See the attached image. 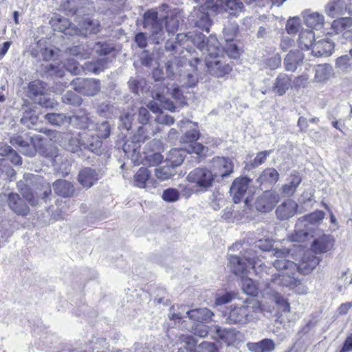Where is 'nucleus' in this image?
I'll return each instance as SVG.
<instances>
[{
	"mask_svg": "<svg viewBox=\"0 0 352 352\" xmlns=\"http://www.w3.org/2000/svg\"><path fill=\"white\" fill-rule=\"evenodd\" d=\"M142 18L143 28L148 33V41L154 44L161 43L165 38L164 18H159L157 12L154 10L144 12Z\"/></svg>",
	"mask_w": 352,
	"mask_h": 352,
	"instance_id": "nucleus-3",
	"label": "nucleus"
},
{
	"mask_svg": "<svg viewBox=\"0 0 352 352\" xmlns=\"http://www.w3.org/2000/svg\"><path fill=\"white\" fill-rule=\"evenodd\" d=\"M336 67L343 72L352 70V58L349 55H344L336 60Z\"/></svg>",
	"mask_w": 352,
	"mask_h": 352,
	"instance_id": "nucleus-56",
	"label": "nucleus"
},
{
	"mask_svg": "<svg viewBox=\"0 0 352 352\" xmlns=\"http://www.w3.org/2000/svg\"><path fill=\"white\" fill-rule=\"evenodd\" d=\"M252 180L247 177L236 178L232 184L230 192L233 195V201L239 203L247 192Z\"/></svg>",
	"mask_w": 352,
	"mask_h": 352,
	"instance_id": "nucleus-17",
	"label": "nucleus"
},
{
	"mask_svg": "<svg viewBox=\"0 0 352 352\" xmlns=\"http://www.w3.org/2000/svg\"><path fill=\"white\" fill-rule=\"evenodd\" d=\"M135 113V109H132L130 111L125 112L120 116L122 126L127 131L131 129L132 126Z\"/></svg>",
	"mask_w": 352,
	"mask_h": 352,
	"instance_id": "nucleus-62",
	"label": "nucleus"
},
{
	"mask_svg": "<svg viewBox=\"0 0 352 352\" xmlns=\"http://www.w3.org/2000/svg\"><path fill=\"white\" fill-rule=\"evenodd\" d=\"M109 63L108 58H101L96 62L86 63L85 69L94 74H98L104 69Z\"/></svg>",
	"mask_w": 352,
	"mask_h": 352,
	"instance_id": "nucleus-49",
	"label": "nucleus"
},
{
	"mask_svg": "<svg viewBox=\"0 0 352 352\" xmlns=\"http://www.w3.org/2000/svg\"><path fill=\"white\" fill-rule=\"evenodd\" d=\"M219 9L236 15L243 10V4L239 0H207L204 5L191 12L189 20L193 21L195 26L208 32L211 25L208 10L217 11Z\"/></svg>",
	"mask_w": 352,
	"mask_h": 352,
	"instance_id": "nucleus-1",
	"label": "nucleus"
},
{
	"mask_svg": "<svg viewBox=\"0 0 352 352\" xmlns=\"http://www.w3.org/2000/svg\"><path fill=\"white\" fill-rule=\"evenodd\" d=\"M160 131L161 129L159 126H154L152 124H148V126H140L133 135L132 141L135 144L144 143Z\"/></svg>",
	"mask_w": 352,
	"mask_h": 352,
	"instance_id": "nucleus-21",
	"label": "nucleus"
},
{
	"mask_svg": "<svg viewBox=\"0 0 352 352\" xmlns=\"http://www.w3.org/2000/svg\"><path fill=\"white\" fill-rule=\"evenodd\" d=\"M324 10L327 16L338 18L346 12V2L345 0H329Z\"/></svg>",
	"mask_w": 352,
	"mask_h": 352,
	"instance_id": "nucleus-20",
	"label": "nucleus"
},
{
	"mask_svg": "<svg viewBox=\"0 0 352 352\" xmlns=\"http://www.w3.org/2000/svg\"><path fill=\"white\" fill-rule=\"evenodd\" d=\"M320 260L316 255L311 252L307 253L303 256L302 263L298 266L297 270L307 274L316 268Z\"/></svg>",
	"mask_w": 352,
	"mask_h": 352,
	"instance_id": "nucleus-33",
	"label": "nucleus"
},
{
	"mask_svg": "<svg viewBox=\"0 0 352 352\" xmlns=\"http://www.w3.org/2000/svg\"><path fill=\"white\" fill-rule=\"evenodd\" d=\"M303 18L306 25L315 30H320L324 25V16L318 12L306 10L303 12Z\"/></svg>",
	"mask_w": 352,
	"mask_h": 352,
	"instance_id": "nucleus-28",
	"label": "nucleus"
},
{
	"mask_svg": "<svg viewBox=\"0 0 352 352\" xmlns=\"http://www.w3.org/2000/svg\"><path fill=\"white\" fill-rule=\"evenodd\" d=\"M241 288L248 295L256 296L257 294L258 286L252 278L246 276L241 277Z\"/></svg>",
	"mask_w": 352,
	"mask_h": 352,
	"instance_id": "nucleus-51",
	"label": "nucleus"
},
{
	"mask_svg": "<svg viewBox=\"0 0 352 352\" xmlns=\"http://www.w3.org/2000/svg\"><path fill=\"white\" fill-rule=\"evenodd\" d=\"M56 194L63 197H71L74 195L75 189L73 184L66 180L58 179L53 184Z\"/></svg>",
	"mask_w": 352,
	"mask_h": 352,
	"instance_id": "nucleus-36",
	"label": "nucleus"
},
{
	"mask_svg": "<svg viewBox=\"0 0 352 352\" xmlns=\"http://www.w3.org/2000/svg\"><path fill=\"white\" fill-rule=\"evenodd\" d=\"M192 42L199 48L204 54L208 56H217L221 53L219 43L217 37L210 35L206 38L205 35L201 32H195L190 36Z\"/></svg>",
	"mask_w": 352,
	"mask_h": 352,
	"instance_id": "nucleus-6",
	"label": "nucleus"
},
{
	"mask_svg": "<svg viewBox=\"0 0 352 352\" xmlns=\"http://www.w3.org/2000/svg\"><path fill=\"white\" fill-rule=\"evenodd\" d=\"M292 87V78L284 73L279 74L274 80L272 89L278 96H283Z\"/></svg>",
	"mask_w": 352,
	"mask_h": 352,
	"instance_id": "nucleus-29",
	"label": "nucleus"
},
{
	"mask_svg": "<svg viewBox=\"0 0 352 352\" xmlns=\"http://www.w3.org/2000/svg\"><path fill=\"white\" fill-rule=\"evenodd\" d=\"M279 199V195L276 192L265 190L257 197L254 203L255 208L256 210L261 212H270L278 202Z\"/></svg>",
	"mask_w": 352,
	"mask_h": 352,
	"instance_id": "nucleus-13",
	"label": "nucleus"
},
{
	"mask_svg": "<svg viewBox=\"0 0 352 352\" xmlns=\"http://www.w3.org/2000/svg\"><path fill=\"white\" fill-rule=\"evenodd\" d=\"M256 265H253L252 269L254 270L256 274L260 278V284H263L264 287H267L274 280H276V273H274L272 267L260 263L258 256H256Z\"/></svg>",
	"mask_w": 352,
	"mask_h": 352,
	"instance_id": "nucleus-14",
	"label": "nucleus"
},
{
	"mask_svg": "<svg viewBox=\"0 0 352 352\" xmlns=\"http://www.w3.org/2000/svg\"><path fill=\"white\" fill-rule=\"evenodd\" d=\"M352 26L351 17H341L334 20L332 23V28L338 33Z\"/></svg>",
	"mask_w": 352,
	"mask_h": 352,
	"instance_id": "nucleus-53",
	"label": "nucleus"
},
{
	"mask_svg": "<svg viewBox=\"0 0 352 352\" xmlns=\"http://www.w3.org/2000/svg\"><path fill=\"white\" fill-rule=\"evenodd\" d=\"M272 151H263L258 152L256 157L254 158L253 160L251 161L250 166L252 168H255L260 165L265 163L266 161L267 157L269 156L272 153Z\"/></svg>",
	"mask_w": 352,
	"mask_h": 352,
	"instance_id": "nucleus-63",
	"label": "nucleus"
},
{
	"mask_svg": "<svg viewBox=\"0 0 352 352\" xmlns=\"http://www.w3.org/2000/svg\"><path fill=\"white\" fill-rule=\"evenodd\" d=\"M333 74V69L331 65H318L315 68L314 80L317 82L324 83L327 82Z\"/></svg>",
	"mask_w": 352,
	"mask_h": 352,
	"instance_id": "nucleus-37",
	"label": "nucleus"
},
{
	"mask_svg": "<svg viewBox=\"0 0 352 352\" xmlns=\"http://www.w3.org/2000/svg\"><path fill=\"white\" fill-rule=\"evenodd\" d=\"M45 118L52 124L56 126H60L65 123L67 117L63 113H47L45 116Z\"/></svg>",
	"mask_w": 352,
	"mask_h": 352,
	"instance_id": "nucleus-61",
	"label": "nucleus"
},
{
	"mask_svg": "<svg viewBox=\"0 0 352 352\" xmlns=\"http://www.w3.org/2000/svg\"><path fill=\"white\" fill-rule=\"evenodd\" d=\"M195 123L189 120H181L178 123V126L180 128L182 131H183L184 129H189V130L185 132L184 135L182 137L181 140L182 142L189 144L197 140L199 137V132L195 127Z\"/></svg>",
	"mask_w": 352,
	"mask_h": 352,
	"instance_id": "nucleus-26",
	"label": "nucleus"
},
{
	"mask_svg": "<svg viewBox=\"0 0 352 352\" xmlns=\"http://www.w3.org/2000/svg\"><path fill=\"white\" fill-rule=\"evenodd\" d=\"M180 309H182L181 311L173 313L170 316V320H182L186 316L196 323L207 322L213 316V313L207 308L186 310L185 305H181Z\"/></svg>",
	"mask_w": 352,
	"mask_h": 352,
	"instance_id": "nucleus-9",
	"label": "nucleus"
},
{
	"mask_svg": "<svg viewBox=\"0 0 352 352\" xmlns=\"http://www.w3.org/2000/svg\"><path fill=\"white\" fill-rule=\"evenodd\" d=\"M184 148H173L171 149L166 157L167 164L173 168L182 164L185 157V151Z\"/></svg>",
	"mask_w": 352,
	"mask_h": 352,
	"instance_id": "nucleus-40",
	"label": "nucleus"
},
{
	"mask_svg": "<svg viewBox=\"0 0 352 352\" xmlns=\"http://www.w3.org/2000/svg\"><path fill=\"white\" fill-rule=\"evenodd\" d=\"M55 30L64 32L65 35H78V28L72 26L67 18H60L53 24Z\"/></svg>",
	"mask_w": 352,
	"mask_h": 352,
	"instance_id": "nucleus-39",
	"label": "nucleus"
},
{
	"mask_svg": "<svg viewBox=\"0 0 352 352\" xmlns=\"http://www.w3.org/2000/svg\"><path fill=\"white\" fill-rule=\"evenodd\" d=\"M10 142L13 146H19L20 151L25 155L32 157L36 153L32 137L28 135L13 136L10 139Z\"/></svg>",
	"mask_w": 352,
	"mask_h": 352,
	"instance_id": "nucleus-16",
	"label": "nucleus"
},
{
	"mask_svg": "<svg viewBox=\"0 0 352 352\" xmlns=\"http://www.w3.org/2000/svg\"><path fill=\"white\" fill-rule=\"evenodd\" d=\"M21 122L29 129H32L37 124L38 116L34 111H25L21 119Z\"/></svg>",
	"mask_w": 352,
	"mask_h": 352,
	"instance_id": "nucleus-52",
	"label": "nucleus"
},
{
	"mask_svg": "<svg viewBox=\"0 0 352 352\" xmlns=\"http://www.w3.org/2000/svg\"><path fill=\"white\" fill-rule=\"evenodd\" d=\"M247 347L252 352H272L275 349V343L272 339L265 338L258 342H248Z\"/></svg>",
	"mask_w": 352,
	"mask_h": 352,
	"instance_id": "nucleus-38",
	"label": "nucleus"
},
{
	"mask_svg": "<svg viewBox=\"0 0 352 352\" xmlns=\"http://www.w3.org/2000/svg\"><path fill=\"white\" fill-rule=\"evenodd\" d=\"M212 171L215 178H224L234 172V163L229 157H214L211 160Z\"/></svg>",
	"mask_w": 352,
	"mask_h": 352,
	"instance_id": "nucleus-12",
	"label": "nucleus"
},
{
	"mask_svg": "<svg viewBox=\"0 0 352 352\" xmlns=\"http://www.w3.org/2000/svg\"><path fill=\"white\" fill-rule=\"evenodd\" d=\"M235 298V294L232 292H226L223 293H217L215 295V305H222L232 301Z\"/></svg>",
	"mask_w": 352,
	"mask_h": 352,
	"instance_id": "nucleus-60",
	"label": "nucleus"
},
{
	"mask_svg": "<svg viewBox=\"0 0 352 352\" xmlns=\"http://www.w3.org/2000/svg\"><path fill=\"white\" fill-rule=\"evenodd\" d=\"M305 219H298L294 233L291 236L292 241L302 242L309 236H313V228L307 226Z\"/></svg>",
	"mask_w": 352,
	"mask_h": 352,
	"instance_id": "nucleus-23",
	"label": "nucleus"
},
{
	"mask_svg": "<svg viewBox=\"0 0 352 352\" xmlns=\"http://www.w3.org/2000/svg\"><path fill=\"white\" fill-rule=\"evenodd\" d=\"M151 172L146 168H140L134 175V185L139 188H145L148 181Z\"/></svg>",
	"mask_w": 352,
	"mask_h": 352,
	"instance_id": "nucleus-48",
	"label": "nucleus"
},
{
	"mask_svg": "<svg viewBox=\"0 0 352 352\" xmlns=\"http://www.w3.org/2000/svg\"><path fill=\"white\" fill-rule=\"evenodd\" d=\"M155 173L157 179L161 181H164L174 175L175 170L174 168L168 164V166L155 168Z\"/></svg>",
	"mask_w": 352,
	"mask_h": 352,
	"instance_id": "nucleus-57",
	"label": "nucleus"
},
{
	"mask_svg": "<svg viewBox=\"0 0 352 352\" xmlns=\"http://www.w3.org/2000/svg\"><path fill=\"white\" fill-rule=\"evenodd\" d=\"M179 60L174 58L173 60H169L166 64V70L168 76L173 77L177 72L179 74V82L182 87H194L198 82V78L195 71L189 72L188 70L181 71L179 69Z\"/></svg>",
	"mask_w": 352,
	"mask_h": 352,
	"instance_id": "nucleus-7",
	"label": "nucleus"
},
{
	"mask_svg": "<svg viewBox=\"0 0 352 352\" xmlns=\"http://www.w3.org/2000/svg\"><path fill=\"white\" fill-rule=\"evenodd\" d=\"M184 149L188 153H195L199 156L206 155L208 151V147L204 146L201 143L197 142V141L187 144Z\"/></svg>",
	"mask_w": 352,
	"mask_h": 352,
	"instance_id": "nucleus-55",
	"label": "nucleus"
},
{
	"mask_svg": "<svg viewBox=\"0 0 352 352\" xmlns=\"http://www.w3.org/2000/svg\"><path fill=\"white\" fill-rule=\"evenodd\" d=\"M301 182L300 177L297 175H291L289 181L283 186V192L286 195H292Z\"/></svg>",
	"mask_w": 352,
	"mask_h": 352,
	"instance_id": "nucleus-50",
	"label": "nucleus"
},
{
	"mask_svg": "<svg viewBox=\"0 0 352 352\" xmlns=\"http://www.w3.org/2000/svg\"><path fill=\"white\" fill-rule=\"evenodd\" d=\"M67 53L78 58L86 59L89 57L91 52L85 50L83 46H74L67 50Z\"/></svg>",
	"mask_w": 352,
	"mask_h": 352,
	"instance_id": "nucleus-59",
	"label": "nucleus"
},
{
	"mask_svg": "<svg viewBox=\"0 0 352 352\" xmlns=\"http://www.w3.org/2000/svg\"><path fill=\"white\" fill-rule=\"evenodd\" d=\"M101 177L100 173L95 169L85 168L78 176V182L85 188H91Z\"/></svg>",
	"mask_w": 352,
	"mask_h": 352,
	"instance_id": "nucleus-24",
	"label": "nucleus"
},
{
	"mask_svg": "<svg viewBox=\"0 0 352 352\" xmlns=\"http://www.w3.org/2000/svg\"><path fill=\"white\" fill-rule=\"evenodd\" d=\"M333 245V237L330 235L323 234L314 241L311 248L316 253H324L329 251Z\"/></svg>",
	"mask_w": 352,
	"mask_h": 352,
	"instance_id": "nucleus-31",
	"label": "nucleus"
},
{
	"mask_svg": "<svg viewBox=\"0 0 352 352\" xmlns=\"http://www.w3.org/2000/svg\"><path fill=\"white\" fill-rule=\"evenodd\" d=\"M294 274L289 273V271L277 273L276 280L273 283L294 289L300 285V281L294 277Z\"/></svg>",
	"mask_w": 352,
	"mask_h": 352,
	"instance_id": "nucleus-34",
	"label": "nucleus"
},
{
	"mask_svg": "<svg viewBox=\"0 0 352 352\" xmlns=\"http://www.w3.org/2000/svg\"><path fill=\"white\" fill-rule=\"evenodd\" d=\"M45 93V83L41 80H34L29 84L28 94L29 96L36 98L43 96Z\"/></svg>",
	"mask_w": 352,
	"mask_h": 352,
	"instance_id": "nucleus-47",
	"label": "nucleus"
},
{
	"mask_svg": "<svg viewBox=\"0 0 352 352\" xmlns=\"http://www.w3.org/2000/svg\"><path fill=\"white\" fill-rule=\"evenodd\" d=\"M215 179L211 169L203 166L194 168L186 176V180L193 184L200 192H206L210 188Z\"/></svg>",
	"mask_w": 352,
	"mask_h": 352,
	"instance_id": "nucleus-4",
	"label": "nucleus"
},
{
	"mask_svg": "<svg viewBox=\"0 0 352 352\" xmlns=\"http://www.w3.org/2000/svg\"><path fill=\"white\" fill-rule=\"evenodd\" d=\"M179 341L184 344L179 350H184V352H197V340L191 335L181 334L179 336Z\"/></svg>",
	"mask_w": 352,
	"mask_h": 352,
	"instance_id": "nucleus-44",
	"label": "nucleus"
},
{
	"mask_svg": "<svg viewBox=\"0 0 352 352\" xmlns=\"http://www.w3.org/2000/svg\"><path fill=\"white\" fill-rule=\"evenodd\" d=\"M63 138L68 141L67 144H65L68 151L76 153L79 150H82L81 138L78 135L74 136L69 133H64Z\"/></svg>",
	"mask_w": 352,
	"mask_h": 352,
	"instance_id": "nucleus-46",
	"label": "nucleus"
},
{
	"mask_svg": "<svg viewBox=\"0 0 352 352\" xmlns=\"http://www.w3.org/2000/svg\"><path fill=\"white\" fill-rule=\"evenodd\" d=\"M333 49V42L330 38L325 37L315 41L311 52L316 56H328L331 54Z\"/></svg>",
	"mask_w": 352,
	"mask_h": 352,
	"instance_id": "nucleus-22",
	"label": "nucleus"
},
{
	"mask_svg": "<svg viewBox=\"0 0 352 352\" xmlns=\"http://www.w3.org/2000/svg\"><path fill=\"white\" fill-rule=\"evenodd\" d=\"M223 59L219 54L206 56V65L210 74L217 77H223L232 71L230 65L226 63Z\"/></svg>",
	"mask_w": 352,
	"mask_h": 352,
	"instance_id": "nucleus-11",
	"label": "nucleus"
},
{
	"mask_svg": "<svg viewBox=\"0 0 352 352\" xmlns=\"http://www.w3.org/2000/svg\"><path fill=\"white\" fill-rule=\"evenodd\" d=\"M324 217V213L322 211L317 210L315 211L309 215L301 217V219H305L307 221V225L312 227L313 230H314V226L316 224L319 223Z\"/></svg>",
	"mask_w": 352,
	"mask_h": 352,
	"instance_id": "nucleus-54",
	"label": "nucleus"
},
{
	"mask_svg": "<svg viewBox=\"0 0 352 352\" xmlns=\"http://www.w3.org/2000/svg\"><path fill=\"white\" fill-rule=\"evenodd\" d=\"M25 181H19L17 182V187L22 194L23 197L29 202L32 206H36L38 201V192H36V196L33 194L30 188L28 187V179L36 181L38 179V176L34 175H25L24 176Z\"/></svg>",
	"mask_w": 352,
	"mask_h": 352,
	"instance_id": "nucleus-18",
	"label": "nucleus"
},
{
	"mask_svg": "<svg viewBox=\"0 0 352 352\" xmlns=\"http://www.w3.org/2000/svg\"><path fill=\"white\" fill-rule=\"evenodd\" d=\"M7 202L9 208L16 214L25 216L29 213L30 209L19 195L10 192L8 195Z\"/></svg>",
	"mask_w": 352,
	"mask_h": 352,
	"instance_id": "nucleus-19",
	"label": "nucleus"
},
{
	"mask_svg": "<svg viewBox=\"0 0 352 352\" xmlns=\"http://www.w3.org/2000/svg\"><path fill=\"white\" fill-rule=\"evenodd\" d=\"M279 179V173L274 168H265L258 176L256 182L260 186L269 187L274 184Z\"/></svg>",
	"mask_w": 352,
	"mask_h": 352,
	"instance_id": "nucleus-32",
	"label": "nucleus"
},
{
	"mask_svg": "<svg viewBox=\"0 0 352 352\" xmlns=\"http://www.w3.org/2000/svg\"><path fill=\"white\" fill-rule=\"evenodd\" d=\"M226 321L229 324H245L255 319L261 312L259 302L256 300H247L239 306L230 305Z\"/></svg>",
	"mask_w": 352,
	"mask_h": 352,
	"instance_id": "nucleus-2",
	"label": "nucleus"
},
{
	"mask_svg": "<svg viewBox=\"0 0 352 352\" xmlns=\"http://www.w3.org/2000/svg\"><path fill=\"white\" fill-rule=\"evenodd\" d=\"M165 89L166 90L167 93H170L173 98L182 102L183 94L181 89L177 85H173L171 89L166 87L162 92H156L153 95V98L161 103L164 102L165 100V97L164 96Z\"/></svg>",
	"mask_w": 352,
	"mask_h": 352,
	"instance_id": "nucleus-41",
	"label": "nucleus"
},
{
	"mask_svg": "<svg viewBox=\"0 0 352 352\" xmlns=\"http://www.w3.org/2000/svg\"><path fill=\"white\" fill-rule=\"evenodd\" d=\"M162 148V142L157 139H153L146 146V151H151V153H147L144 157L147 164L156 166L161 163L163 160V156L160 153Z\"/></svg>",
	"mask_w": 352,
	"mask_h": 352,
	"instance_id": "nucleus-15",
	"label": "nucleus"
},
{
	"mask_svg": "<svg viewBox=\"0 0 352 352\" xmlns=\"http://www.w3.org/2000/svg\"><path fill=\"white\" fill-rule=\"evenodd\" d=\"M89 48L93 53H96L98 56H106L115 50L114 46L112 44L101 42L90 44Z\"/></svg>",
	"mask_w": 352,
	"mask_h": 352,
	"instance_id": "nucleus-45",
	"label": "nucleus"
},
{
	"mask_svg": "<svg viewBox=\"0 0 352 352\" xmlns=\"http://www.w3.org/2000/svg\"><path fill=\"white\" fill-rule=\"evenodd\" d=\"M78 35L87 36L100 32V25L98 20L86 18L78 22Z\"/></svg>",
	"mask_w": 352,
	"mask_h": 352,
	"instance_id": "nucleus-30",
	"label": "nucleus"
},
{
	"mask_svg": "<svg viewBox=\"0 0 352 352\" xmlns=\"http://www.w3.org/2000/svg\"><path fill=\"white\" fill-rule=\"evenodd\" d=\"M62 101L65 104L80 106L82 103V98L75 92L68 91L63 96Z\"/></svg>",
	"mask_w": 352,
	"mask_h": 352,
	"instance_id": "nucleus-58",
	"label": "nucleus"
},
{
	"mask_svg": "<svg viewBox=\"0 0 352 352\" xmlns=\"http://www.w3.org/2000/svg\"><path fill=\"white\" fill-rule=\"evenodd\" d=\"M72 85L76 91L87 96H94L100 90V80L94 78H76Z\"/></svg>",
	"mask_w": 352,
	"mask_h": 352,
	"instance_id": "nucleus-10",
	"label": "nucleus"
},
{
	"mask_svg": "<svg viewBox=\"0 0 352 352\" xmlns=\"http://www.w3.org/2000/svg\"><path fill=\"white\" fill-rule=\"evenodd\" d=\"M165 21L166 30L168 34H174L178 30L180 21H182V16L180 13L172 14L164 18Z\"/></svg>",
	"mask_w": 352,
	"mask_h": 352,
	"instance_id": "nucleus-42",
	"label": "nucleus"
},
{
	"mask_svg": "<svg viewBox=\"0 0 352 352\" xmlns=\"http://www.w3.org/2000/svg\"><path fill=\"white\" fill-rule=\"evenodd\" d=\"M254 253V249H250L243 258L234 255H230L228 257L229 264L235 275L245 276L248 270L252 268L253 265L257 264Z\"/></svg>",
	"mask_w": 352,
	"mask_h": 352,
	"instance_id": "nucleus-5",
	"label": "nucleus"
},
{
	"mask_svg": "<svg viewBox=\"0 0 352 352\" xmlns=\"http://www.w3.org/2000/svg\"><path fill=\"white\" fill-rule=\"evenodd\" d=\"M204 323V322H199L194 324L189 329V331L199 337H206L208 333V327Z\"/></svg>",
	"mask_w": 352,
	"mask_h": 352,
	"instance_id": "nucleus-64",
	"label": "nucleus"
},
{
	"mask_svg": "<svg viewBox=\"0 0 352 352\" xmlns=\"http://www.w3.org/2000/svg\"><path fill=\"white\" fill-rule=\"evenodd\" d=\"M273 256L276 259L272 262L274 267L278 272L289 271V273H296L298 265L290 260L292 256L290 254V250L287 248L273 250Z\"/></svg>",
	"mask_w": 352,
	"mask_h": 352,
	"instance_id": "nucleus-8",
	"label": "nucleus"
},
{
	"mask_svg": "<svg viewBox=\"0 0 352 352\" xmlns=\"http://www.w3.org/2000/svg\"><path fill=\"white\" fill-rule=\"evenodd\" d=\"M315 41V35L311 30H302L299 34L298 43L302 49L312 50Z\"/></svg>",
	"mask_w": 352,
	"mask_h": 352,
	"instance_id": "nucleus-43",
	"label": "nucleus"
},
{
	"mask_svg": "<svg viewBox=\"0 0 352 352\" xmlns=\"http://www.w3.org/2000/svg\"><path fill=\"white\" fill-rule=\"evenodd\" d=\"M81 138L82 149L89 150L93 153H99L102 146V141L98 137L88 134L87 132L78 133Z\"/></svg>",
	"mask_w": 352,
	"mask_h": 352,
	"instance_id": "nucleus-25",
	"label": "nucleus"
},
{
	"mask_svg": "<svg viewBox=\"0 0 352 352\" xmlns=\"http://www.w3.org/2000/svg\"><path fill=\"white\" fill-rule=\"evenodd\" d=\"M303 55L299 50L290 51L284 59V67L287 71L294 72L302 63Z\"/></svg>",
	"mask_w": 352,
	"mask_h": 352,
	"instance_id": "nucleus-35",
	"label": "nucleus"
},
{
	"mask_svg": "<svg viewBox=\"0 0 352 352\" xmlns=\"http://www.w3.org/2000/svg\"><path fill=\"white\" fill-rule=\"evenodd\" d=\"M297 209V204L292 199H287L277 207L276 214L280 220H287L296 213Z\"/></svg>",
	"mask_w": 352,
	"mask_h": 352,
	"instance_id": "nucleus-27",
	"label": "nucleus"
}]
</instances>
